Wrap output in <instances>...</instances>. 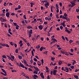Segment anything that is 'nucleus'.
Wrapping results in <instances>:
<instances>
[{
  "label": "nucleus",
  "instance_id": "13d9d810",
  "mask_svg": "<svg viewBox=\"0 0 79 79\" xmlns=\"http://www.w3.org/2000/svg\"><path fill=\"white\" fill-rule=\"evenodd\" d=\"M23 43H22L21 44H20V47H22V46H23Z\"/></svg>",
  "mask_w": 79,
  "mask_h": 79
},
{
  "label": "nucleus",
  "instance_id": "69168bd1",
  "mask_svg": "<svg viewBox=\"0 0 79 79\" xmlns=\"http://www.w3.org/2000/svg\"><path fill=\"white\" fill-rule=\"evenodd\" d=\"M27 45H28V47H29L30 46V44H29V42H27Z\"/></svg>",
  "mask_w": 79,
  "mask_h": 79
},
{
  "label": "nucleus",
  "instance_id": "49530a36",
  "mask_svg": "<svg viewBox=\"0 0 79 79\" xmlns=\"http://www.w3.org/2000/svg\"><path fill=\"white\" fill-rule=\"evenodd\" d=\"M32 40H33V41H35V38H33L32 39Z\"/></svg>",
  "mask_w": 79,
  "mask_h": 79
},
{
  "label": "nucleus",
  "instance_id": "b1692460",
  "mask_svg": "<svg viewBox=\"0 0 79 79\" xmlns=\"http://www.w3.org/2000/svg\"><path fill=\"white\" fill-rule=\"evenodd\" d=\"M43 48H44V47H41L40 49V51H41V52H42V51L43 50Z\"/></svg>",
  "mask_w": 79,
  "mask_h": 79
},
{
  "label": "nucleus",
  "instance_id": "603ef678",
  "mask_svg": "<svg viewBox=\"0 0 79 79\" xmlns=\"http://www.w3.org/2000/svg\"><path fill=\"white\" fill-rule=\"evenodd\" d=\"M47 27H46L45 28H44V31H46L47 30Z\"/></svg>",
  "mask_w": 79,
  "mask_h": 79
},
{
  "label": "nucleus",
  "instance_id": "ddd939ff",
  "mask_svg": "<svg viewBox=\"0 0 79 79\" xmlns=\"http://www.w3.org/2000/svg\"><path fill=\"white\" fill-rule=\"evenodd\" d=\"M65 70H67V71H65L66 73H68V72H69V69L67 67H65Z\"/></svg>",
  "mask_w": 79,
  "mask_h": 79
},
{
  "label": "nucleus",
  "instance_id": "39448f33",
  "mask_svg": "<svg viewBox=\"0 0 79 79\" xmlns=\"http://www.w3.org/2000/svg\"><path fill=\"white\" fill-rule=\"evenodd\" d=\"M40 75L41 76V77H42V79H44V78H45V77H44V73H41Z\"/></svg>",
  "mask_w": 79,
  "mask_h": 79
},
{
  "label": "nucleus",
  "instance_id": "58836bf2",
  "mask_svg": "<svg viewBox=\"0 0 79 79\" xmlns=\"http://www.w3.org/2000/svg\"><path fill=\"white\" fill-rule=\"evenodd\" d=\"M65 55H66V56H68L69 55V54L68 53V52H65Z\"/></svg>",
  "mask_w": 79,
  "mask_h": 79
},
{
  "label": "nucleus",
  "instance_id": "f257e3e1",
  "mask_svg": "<svg viewBox=\"0 0 79 79\" xmlns=\"http://www.w3.org/2000/svg\"><path fill=\"white\" fill-rule=\"evenodd\" d=\"M20 64L19 65V66H21L22 68H25V69L27 70V68L26 67H24V65L21 63V62H20Z\"/></svg>",
  "mask_w": 79,
  "mask_h": 79
},
{
  "label": "nucleus",
  "instance_id": "6e6d98bb",
  "mask_svg": "<svg viewBox=\"0 0 79 79\" xmlns=\"http://www.w3.org/2000/svg\"><path fill=\"white\" fill-rule=\"evenodd\" d=\"M70 68H71V69H74V66H70Z\"/></svg>",
  "mask_w": 79,
  "mask_h": 79
},
{
  "label": "nucleus",
  "instance_id": "c756f323",
  "mask_svg": "<svg viewBox=\"0 0 79 79\" xmlns=\"http://www.w3.org/2000/svg\"><path fill=\"white\" fill-rule=\"evenodd\" d=\"M64 16H65V18H66L67 17L68 15H67V14L66 13H65L64 15Z\"/></svg>",
  "mask_w": 79,
  "mask_h": 79
},
{
  "label": "nucleus",
  "instance_id": "9d476101",
  "mask_svg": "<svg viewBox=\"0 0 79 79\" xmlns=\"http://www.w3.org/2000/svg\"><path fill=\"white\" fill-rule=\"evenodd\" d=\"M10 55L11 58L13 59V60H15V56H14L13 55H11V53H10Z\"/></svg>",
  "mask_w": 79,
  "mask_h": 79
},
{
  "label": "nucleus",
  "instance_id": "37998d69",
  "mask_svg": "<svg viewBox=\"0 0 79 79\" xmlns=\"http://www.w3.org/2000/svg\"><path fill=\"white\" fill-rule=\"evenodd\" d=\"M28 71H32V70L30 68H28Z\"/></svg>",
  "mask_w": 79,
  "mask_h": 79
},
{
  "label": "nucleus",
  "instance_id": "ea45409f",
  "mask_svg": "<svg viewBox=\"0 0 79 79\" xmlns=\"http://www.w3.org/2000/svg\"><path fill=\"white\" fill-rule=\"evenodd\" d=\"M23 63L24 64H27V62L25 60H23Z\"/></svg>",
  "mask_w": 79,
  "mask_h": 79
},
{
  "label": "nucleus",
  "instance_id": "680f3d73",
  "mask_svg": "<svg viewBox=\"0 0 79 79\" xmlns=\"http://www.w3.org/2000/svg\"><path fill=\"white\" fill-rule=\"evenodd\" d=\"M10 45H12V46H13V43L12 42H10Z\"/></svg>",
  "mask_w": 79,
  "mask_h": 79
},
{
  "label": "nucleus",
  "instance_id": "a18cd8bd",
  "mask_svg": "<svg viewBox=\"0 0 79 79\" xmlns=\"http://www.w3.org/2000/svg\"><path fill=\"white\" fill-rule=\"evenodd\" d=\"M40 39L42 41H44V37H42L40 38Z\"/></svg>",
  "mask_w": 79,
  "mask_h": 79
},
{
  "label": "nucleus",
  "instance_id": "e2e57ef3",
  "mask_svg": "<svg viewBox=\"0 0 79 79\" xmlns=\"http://www.w3.org/2000/svg\"><path fill=\"white\" fill-rule=\"evenodd\" d=\"M34 61H37V59L35 58H34Z\"/></svg>",
  "mask_w": 79,
  "mask_h": 79
},
{
  "label": "nucleus",
  "instance_id": "0eeeda50",
  "mask_svg": "<svg viewBox=\"0 0 79 79\" xmlns=\"http://www.w3.org/2000/svg\"><path fill=\"white\" fill-rule=\"evenodd\" d=\"M10 13L7 12L6 13V16L7 18H10Z\"/></svg>",
  "mask_w": 79,
  "mask_h": 79
},
{
  "label": "nucleus",
  "instance_id": "bf43d9fd",
  "mask_svg": "<svg viewBox=\"0 0 79 79\" xmlns=\"http://www.w3.org/2000/svg\"><path fill=\"white\" fill-rule=\"evenodd\" d=\"M47 21H46V22H45L44 23V24H45V25H47Z\"/></svg>",
  "mask_w": 79,
  "mask_h": 79
},
{
  "label": "nucleus",
  "instance_id": "0e129e2a",
  "mask_svg": "<svg viewBox=\"0 0 79 79\" xmlns=\"http://www.w3.org/2000/svg\"><path fill=\"white\" fill-rule=\"evenodd\" d=\"M6 47H8V48H10V46H9L8 44L6 45Z\"/></svg>",
  "mask_w": 79,
  "mask_h": 79
},
{
  "label": "nucleus",
  "instance_id": "7c9ffc66",
  "mask_svg": "<svg viewBox=\"0 0 79 79\" xmlns=\"http://www.w3.org/2000/svg\"><path fill=\"white\" fill-rule=\"evenodd\" d=\"M64 67H61V69L62 71H66V69H64Z\"/></svg>",
  "mask_w": 79,
  "mask_h": 79
},
{
  "label": "nucleus",
  "instance_id": "09e8293b",
  "mask_svg": "<svg viewBox=\"0 0 79 79\" xmlns=\"http://www.w3.org/2000/svg\"><path fill=\"white\" fill-rule=\"evenodd\" d=\"M2 21H3V22H5V21H6V20L5 19H2Z\"/></svg>",
  "mask_w": 79,
  "mask_h": 79
},
{
  "label": "nucleus",
  "instance_id": "79ce46f5",
  "mask_svg": "<svg viewBox=\"0 0 79 79\" xmlns=\"http://www.w3.org/2000/svg\"><path fill=\"white\" fill-rule=\"evenodd\" d=\"M60 29H61V30H62V29H63V27L62 26H60Z\"/></svg>",
  "mask_w": 79,
  "mask_h": 79
},
{
  "label": "nucleus",
  "instance_id": "423d86ee",
  "mask_svg": "<svg viewBox=\"0 0 79 79\" xmlns=\"http://www.w3.org/2000/svg\"><path fill=\"white\" fill-rule=\"evenodd\" d=\"M32 77H33V79H36V78H38V76L35 74L32 75Z\"/></svg>",
  "mask_w": 79,
  "mask_h": 79
},
{
  "label": "nucleus",
  "instance_id": "052dcab7",
  "mask_svg": "<svg viewBox=\"0 0 79 79\" xmlns=\"http://www.w3.org/2000/svg\"><path fill=\"white\" fill-rule=\"evenodd\" d=\"M23 43V41L22 40L20 41L19 42V44H22Z\"/></svg>",
  "mask_w": 79,
  "mask_h": 79
},
{
  "label": "nucleus",
  "instance_id": "5fc2aeb1",
  "mask_svg": "<svg viewBox=\"0 0 79 79\" xmlns=\"http://www.w3.org/2000/svg\"><path fill=\"white\" fill-rule=\"evenodd\" d=\"M11 16H14V15H15V14L14 13H13L11 14Z\"/></svg>",
  "mask_w": 79,
  "mask_h": 79
},
{
  "label": "nucleus",
  "instance_id": "7ed1b4c3",
  "mask_svg": "<svg viewBox=\"0 0 79 79\" xmlns=\"http://www.w3.org/2000/svg\"><path fill=\"white\" fill-rule=\"evenodd\" d=\"M70 3L72 4L71 7H73L74 6L76 5V4L75 3H74V2L73 1H72L70 2Z\"/></svg>",
  "mask_w": 79,
  "mask_h": 79
},
{
  "label": "nucleus",
  "instance_id": "4c0bfd02",
  "mask_svg": "<svg viewBox=\"0 0 79 79\" xmlns=\"http://www.w3.org/2000/svg\"><path fill=\"white\" fill-rule=\"evenodd\" d=\"M49 32H50L48 31V36H50V35H51V33H49Z\"/></svg>",
  "mask_w": 79,
  "mask_h": 79
},
{
  "label": "nucleus",
  "instance_id": "4468645a",
  "mask_svg": "<svg viewBox=\"0 0 79 79\" xmlns=\"http://www.w3.org/2000/svg\"><path fill=\"white\" fill-rule=\"evenodd\" d=\"M52 40L53 41V42H57V40H56V39H55V38L52 39Z\"/></svg>",
  "mask_w": 79,
  "mask_h": 79
},
{
  "label": "nucleus",
  "instance_id": "473e14b6",
  "mask_svg": "<svg viewBox=\"0 0 79 79\" xmlns=\"http://www.w3.org/2000/svg\"><path fill=\"white\" fill-rule=\"evenodd\" d=\"M52 61H54V60H55V58L54 57H51V58Z\"/></svg>",
  "mask_w": 79,
  "mask_h": 79
},
{
  "label": "nucleus",
  "instance_id": "2f4dec72",
  "mask_svg": "<svg viewBox=\"0 0 79 79\" xmlns=\"http://www.w3.org/2000/svg\"><path fill=\"white\" fill-rule=\"evenodd\" d=\"M29 34H32V30L31 29L30 31Z\"/></svg>",
  "mask_w": 79,
  "mask_h": 79
},
{
  "label": "nucleus",
  "instance_id": "dca6fc26",
  "mask_svg": "<svg viewBox=\"0 0 79 79\" xmlns=\"http://www.w3.org/2000/svg\"><path fill=\"white\" fill-rule=\"evenodd\" d=\"M62 64V61L60 60L58 62V64L59 65H61Z\"/></svg>",
  "mask_w": 79,
  "mask_h": 79
},
{
  "label": "nucleus",
  "instance_id": "c85d7f7f",
  "mask_svg": "<svg viewBox=\"0 0 79 79\" xmlns=\"http://www.w3.org/2000/svg\"><path fill=\"white\" fill-rule=\"evenodd\" d=\"M19 27L18 25L16 26V27H15V29H19Z\"/></svg>",
  "mask_w": 79,
  "mask_h": 79
},
{
  "label": "nucleus",
  "instance_id": "6e6552de",
  "mask_svg": "<svg viewBox=\"0 0 79 79\" xmlns=\"http://www.w3.org/2000/svg\"><path fill=\"white\" fill-rule=\"evenodd\" d=\"M49 6V2H47L46 4H45V6L47 8H48V6Z\"/></svg>",
  "mask_w": 79,
  "mask_h": 79
},
{
  "label": "nucleus",
  "instance_id": "f03ea898",
  "mask_svg": "<svg viewBox=\"0 0 79 79\" xmlns=\"http://www.w3.org/2000/svg\"><path fill=\"white\" fill-rule=\"evenodd\" d=\"M60 18H62V19H66V20L68 21V18L65 17L64 16H62V15H61L60 16Z\"/></svg>",
  "mask_w": 79,
  "mask_h": 79
},
{
  "label": "nucleus",
  "instance_id": "de8ad7c7",
  "mask_svg": "<svg viewBox=\"0 0 79 79\" xmlns=\"http://www.w3.org/2000/svg\"><path fill=\"white\" fill-rule=\"evenodd\" d=\"M23 17L24 19H26L27 18H26V15H24Z\"/></svg>",
  "mask_w": 79,
  "mask_h": 79
},
{
  "label": "nucleus",
  "instance_id": "f8f14e48",
  "mask_svg": "<svg viewBox=\"0 0 79 79\" xmlns=\"http://www.w3.org/2000/svg\"><path fill=\"white\" fill-rule=\"evenodd\" d=\"M39 29L40 30H42L43 28V27H42V25H40L39 27Z\"/></svg>",
  "mask_w": 79,
  "mask_h": 79
},
{
  "label": "nucleus",
  "instance_id": "864d4df0",
  "mask_svg": "<svg viewBox=\"0 0 79 79\" xmlns=\"http://www.w3.org/2000/svg\"><path fill=\"white\" fill-rule=\"evenodd\" d=\"M56 29V31H60V29L59 27H57Z\"/></svg>",
  "mask_w": 79,
  "mask_h": 79
},
{
  "label": "nucleus",
  "instance_id": "72a5a7b5",
  "mask_svg": "<svg viewBox=\"0 0 79 79\" xmlns=\"http://www.w3.org/2000/svg\"><path fill=\"white\" fill-rule=\"evenodd\" d=\"M65 24V21H64L63 23H60V25H63V24Z\"/></svg>",
  "mask_w": 79,
  "mask_h": 79
},
{
  "label": "nucleus",
  "instance_id": "cd10ccee",
  "mask_svg": "<svg viewBox=\"0 0 79 79\" xmlns=\"http://www.w3.org/2000/svg\"><path fill=\"white\" fill-rule=\"evenodd\" d=\"M27 29H32V27H31V26H28L27 27Z\"/></svg>",
  "mask_w": 79,
  "mask_h": 79
},
{
  "label": "nucleus",
  "instance_id": "774afa93",
  "mask_svg": "<svg viewBox=\"0 0 79 79\" xmlns=\"http://www.w3.org/2000/svg\"><path fill=\"white\" fill-rule=\"evenodd\" d=\"M31 54L32 56H34V52L33 51H31Z\"/></svg>",
  "mask_w": 79,
  "mask_h": 79
},
{
  "label": "nucleus",
  "instance_id": "20e7f679",
  "mask_svg": "<svg viewBox=\"0 0 79 79\" xmlns=\"http://www.w3.org/2000/svg\"><path fill=\"white\" fill-rule=\"evenodd\" d=\"M65 29H66L65 30V32H68V34L71 33V31L68 30V28H67V27H65Z\"/></svg>",
  "mask_w": 79,
  "mask_h": 79
},
{
  "label": "nucleus",
  "instance_id": "aec40b11",
  "mask_svg": "<svg viewBox=\"0 0 79 79\" xmlns=\"http://www.w3.org/2000/svg\"><path fill=\"white\" fill-rule=\"evenodd\" d=\"M34 74H38V72L36 70H35L33 72Z\"/></svg>",
  "mask_w": 79,
  "mask_h": 79
},
{
  "label": "nucleus",
  "instance_id": "8fccbe9b",
  "mask_svg": "<svg viewBox=\"0 0 79 79\" xmlns=\"http://www.w3.org/2000/svg\"><path fill=\"white\" fill-rule=\"evenodd\" d=\"M79 11V9H76V12H77V13H78Z\"/></svg>",
  "mask_w": 79,
  "mask_h": 79
},
{
  "label": "nucleus",
  "instance_id": "e433bc0d",
  "mask_svg": "<svg viewBox=\"0 0 79 79\" xmlns=\"http://www.w3.org/2000/svg\"><path fill=\"white\" fill-rule=\"evenodd\" d=\"M21 74L22 75H23V76H24V77H25V76H26V74H24V73H21Z\"/></svg>",
  "mask_w": 79,
  "mask_h": 79
},
{
  "label": "nucleus",
  "instance_id": "6ab92c4d",
  "mask_svg": "<svg viewBox=\"0 0 79 79\" xmlns=\"http://www.w3.org/2000/svg\"><path fill=\"white\" fill-rule=\"evenodd\" d=\"M18 57L19 59H20V60H22V59H23V58L22 57V56L19 55L18 56Z\"/></svg>",
  "mask_w": 79,
  "mask_h": 79
},
{
  "label": "nucleus",
  "instance_id": "4d7b16f0",
  "mask_svg": "<svg viewBox=\"0 0 79 79\" xmlns=\"http://www.w3.org/2000/svg\"><path fill=\"white\" fill-rule=\"evenodd\" d=\"M48 17H46L44 19H45V20L46 21V20H48Z\"/></svg>",
  "mask_w": 79,
  "mask_h": 79
},
{
  "label": "nucleus",
  "instance_id": "2eb2a0df",
  "mask_svg": "<svg viewBox=\"0 0 79 79\" xmlns=\"http://www.w3.org/2000/svg\"><path fill=\"white\" fill-rule=\"evenodd\" d=\"M1 69L2 71L5 73V74H6V71L5 70V69Z\"/></svg>",
  "mask_w": 79,
  "mask_h": 79
},
{
  "label": "nucleus",
  "instance_id": "4be33fe9",
  "mask_svg": "<svg viewBox=\"0 0 79 79\" xmlns=\"http://www.w3.org/2000/svg\"><path fill=\"white\" fill-rule=\"evenodd\" d=\"M74 76L75 78H76V79H79V78H78V76L74 75Z\"/></svg>",
  "mask_w": 79,
  "mask_h": 79
},
{
  "label": "nucleus",
  "instance_id": "393cba45",
  "mask_svg": "<svg viewBox=\"0 0 79 79\" xmlns=\"http://www.w3.org/2000/svg\"><path fill=\"white\" fill-rule=\"evenodd\" d=\"M5 14H1L0 15V16H2V17H3L5 16Z\"/></svg>",
  "mask_w": 79,
  "mask_h": 79
},
{
  "label": "nucleus",
  "instance_id": "f3484780",
  "mask_svg": "<svg viewBox=\"0 0 79 79\" xmlns=\"http://www.w3.org/2000/svg\"><path fill=\"white\" fill-rule=\"evenodd\" d=\"M37 64L39 66H40L41 65V63L39 61H38L37 62Z\"/></svg>",
  "mask_w": 79,
  "mask_h": 79
},
{
  "label": "nucleus",
  "instance_id": "3c124183",
  "mask_svg": "<svg viewBox=\"0 0 79 79\" xmlns=\"http://www.w3.org/2000/svg\"><path fill=\"white\" fill-rule=\"evenodd\" d=\"M16 71H16V70H11V72H12V73H14V72H16Z\"/></svg>",
  "mask_w": 79,
  "mask_h": 79
},
{
  "label": "nucleus",
  "instance_id": "9b49d317",
  "mask_svg": "<svg viewBox=\"0 0 79 79\" xmlns=\"http://www.w3.org/2000/svg\"><path fill=\"white\" fill-rule=\"evenodd\" d=\"M22 39H23V41H24V42H25V43H27V40H26V39H25V38H24L23 37H22Z\"/></svg>",
  "mask_w": 79,
  "mask_h": 79
},
{
  "label": "nucleus",
  "instance_id": "338daca9",
  "mask_svg": "<svg viewBox=\"0 0 79 79\" xmlns=\"http://www.w3.org/2000/svg\"><path fill=\"white\" fill-rule=\"evenodd\" d=\"M79 69H75V72H77V71H79Z\"/></svg>",
  "mask_w": 79,
  "mask_h": 79
},
{
  "label": "nucleus",
  "instance_id": "a19ab883",
  "mask_svg": "<svg viewBox=\"0 0 79 79\" xmlns=\"http://www.w3.org/2000/svg\"><path fill=\"white\" fill-rule=\"evenodd\" d=\"M15 52L16 53H18V50L17 49H15Z\"/></svg>",
  "mask_w": 79,
  "mask_h": 79
},
{
  "label": "nucleus",
  "instance_id": "412c9836",
  "mask_svg": "<svg viewBox=\"0 0 79 79\" xmlns=\"http://www.w3.org/2000/svg\"><path fill=\"white\" fill-rule=\"evenodd\" d=\"M53 28V26H52L50 28V30L48 32H50L51 31H52V28Z\"/></svg>",
  "mask_w": 79,
  "mask_h": 79
},
{
  "label": "nucleus",
  "instance_id": "a211bd4d",
  "mask_svg": "<svg viewBox=\"0 0 79 79\" xmlns=\"http://www.w3.org/2000/svg\"><path fill=\"white\" fill-rule=\"evenodd\" d=\"M56 9H59V6H58V4H56Z\"/></svg>",
  "mask_w": 79,
  "mask_h": 79
},
{
  "label": "nucleus",
  "instance_id": "f704fd0d",
  "mask_svg": "<svg viewBox=\"0 0 79 79\" xmlns=\"http://www.w3.org/2000/svg\"><path fill=\"white\" fill-rule=\"evenodd\" d=\"M41 61L42 63H41V64L42 65H43V64L44 63V60L43 59H42V60H41Z\"/></svg>",
  "mask_w": 79,
  "mask_h": 79
},
{
  "label": "nucleus",
  "instance_id": "c03bdc74",
  "mask_svg": "<svg viewBox=\"0 0 79 79\" xmlns=\"http://www.w3.org/2000/svg\"><path fill=\"white\" fill-rule=\"evenodd\" d=\"M2 11H3V13L4 14H5V9H3V10H2Z\"/></svg>",
  "mask_w": 79,
  "mask_h": 79
},
{
  "label": "nucleus",
  "instance_id": "c9c22d12",
  "mask_svg": "<svg viewBox=\"0 0 79 79\" xmlns=\"http://www.w3.org/2000/svg\"><path fill=\"white\" fill-rule=\"evenodd\" d=\"M2 57L3 58H7L6 56L5 55L2 56Z\"/></svg>",
  "mask_w": 79,
  "mask_h": 79
},
{
  "label": "nucleus",
  "instance_id": "a878e982",
  "mask_svg": "<svg viewBox=\"0 0 79 79\" xmlns=\"http://www.w3.org/2000/svg\"><path fill=\"white\" fill-rule=\"evenodd\" d=\"M40 45H39L38 46L36 47V48H40Z\"/></svg>",
  "mask_w": 79,
  "mask_h": 79
},
{
  "label": "nucleus",
  "instance_id": "5701e85b",
  "mask_svg": "<svg viewBox=\"0 0 79 79\" xmlns=\"http://www.w3.org/2000/svg\"><path fill=\"white\" fill-rule=\"evenodd\" d=\"M60 52L61 53H62V54H65V52L64 51H60Z\"/></svg>",
  "mask_w": 79,
  "mask_h": 79
},
{
  "label": "nucleus",
  "instance_id": "1a4fd4ad",
  "mask_svg": "<svg viewBox=\"0 0 79 79\" xmlns=\"http://www.w3.org/2000/svg\"><path fill=\"white\" fill-rule=\"evenodd\" d=\"M57 72V70H54L53 71V75H54V76H56V72Z\"/></svg>",
  "mask_w": 79,
  "mask_h": 79
},
{
  "label": "nucleus",
  "instance_id": "bb28decb",
  "mask_svg": "<svg viewBox=\"0 0 79 79\" xmlns=\"http://www.w3.org/2000/svg\"><path fill=\"white\" fill-rule=\"evenodd\" d=\"M6 56L8 59H9V60H11V57H10V56L8 55H7Z\"/></svg>",
  "mask_w": 79,
  "mask_h": 79
}]
</instances>
